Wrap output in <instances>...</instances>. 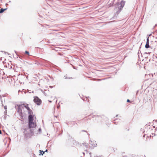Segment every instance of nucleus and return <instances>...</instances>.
<instances>
[{"label":"nucleus","mask_w":157,"mask_h":157,"mask_svg":"<svg viewBox=\"0 0 157 157\" xmlns=\"http://www.w3.org/2000/svg\"><path fill=\"white\" fill-rule=\"evenodd\" d=\"M39 152L40 153V154H39V155H43V154H44L45 152H48V150H46L45 151H43L40 150L39 151Z\"/></svg>","instance_id":"obj_7"},{"label":"nucleus","mask_w":157,"mask_h":157,"mask_svg":"<svg viewBox=\"0 0 157 157\" xmlns=\"http://www.w3.org/2000/svg\"><path fill=\"white\" fill-rule=\"evenodd\" d=\"M114 123H115V124H116V122H114Z\"/></svg>","instance_id":"obj_32"},{"label":"nucleus","mask_w":157,"mask_h":157,"mask_svg":"<svg viewBox=\"0 0 157 157\" xmlns=\"http://www.w3.org/2000/svg\"><path fill=\"white\" fill-rule=\"evenodd\" d=\"M100 80H100V79H99V80H98V81H100Z\"/></svg>","instance_id":"obj_40"},{"label":"nucleus","mask_w":157,"mask_h":157,"mask_svg":"<svg viewBox=\"0 0 157 157\" xmlns=\"http://www.w3.org/2000/svg\"><path fill=\"white\" fill-rule=\"evenodd\" d=\"M7 9V8H6V9H4L3 8H1L0 10V13H3L5 10H6Z\"/></svg>","instance_id":"obj_10"},{"label":"nucleus","mask_w":157,"mask_h":157,"mask_svg":"<svg viewBox=\"0 0 157 157\" xmlns=\"http://www.w3.org/2000/svg\"><path fill=\"white\" fill-rule=\"evenodd\" d=\"M145 47L146 48H148L150 47L149 44H145Z\"/></svg>","instance_id":"obj_11"},{"label":"nucleus","mask_w":157,"mask_h":157,"mask_svg":"<svg viewBox=\"0 0 157 157\" xmlns=\"http://www.w3.org/2000/svg\"><path fill=\"white\" fill-rule=\"evenodd\" d=\"M82 153L84 155H85V153H84V152H83Z\"/></svg>","instance_id":"obj_27"},{"label":"nucleus","mask_w":157,"mask_h":157,"mask_svg":"<svg viewBox=\"0 0 157 157\" xmlns=\"http://www.w3.org/2000/svg\"><path fill=\"white\" fill-rule=\"evenodd\" d=\"M49 101V102H52V101Z\"/></svg>","instance_id":"obj_31"},{"label":"nucleus","mask_w":157,"mask_h":157,"mask_svg":"<svg viewBox=\"0 0 157 157\" xmlns=\"http://www.w3.org/2000/svg\"><path fill=\"white\" fill-rule=\"evenodd\" d=\"M144 136V137H145V135H144V136Z\"/></svg>","instance_id":"obj_38"},{"label":"nucleus","mask_w":157,"mask_h":157,"mask_svg":"<svg viewBox=\"0 0 157 157\" xmlns=\"http://www.w3.org/2000/svg\"><path fill=\"white\" fill-rule=\"evenodd\" d=\"M81 131H82V132H86V131L83 130H82Z\"/></svg>","instance_id":"obj_24"},{"label":"nucleus","mask_w":157,"mask_h":157,"mask_svg":"<svg viewBox=\"0 0 157 157\" xmlns=\"http://www.w3.org/2000/svg\"><path fill=\"white\" fill-rule=\"evenodd\" d=\"M4 109H7V106L6 105L5 106H4Z\"/></svg>","instance_id":"obj_17"},{"label":"nucleus","mask_w":157,"mask_h":157,"mask_svg":"<svg viewBox=\"0 0 157 157\" xmlns=\"http://www.w3.org/2000/svg\"><path fill=\"white\" fill-rule=\"evenodd\" d=\"M1 98H2V96H1V95H0V99H1V104H2V105L3 106L4 105L2 103V99H1Z\"/></svg>","instance_id":"obj_13"},{"label":"nucleus","mask_w":157,"mask_h":157,"mask_svg":"<svg viewBox=\"0 0 157 157\" xmlns=\"http://www.w3.org/2000/svg\"><path fill=\"white\" fill-rule=\"evenodd\" d=\"M41 131V129L40 128H39V129H38V130H37V131H38L39 132H40Z\"/></svg>","instance_id":"obj_18"},{"label":"nucleus","mask_w":157,"mask_h":157,"mask_svg":"<svg viewBox=\"0 0 157 157\" xmlns=\"http://www.w3.org/2000/svg\"><path fill=\"white\" fill-rule=\"evenodd\" d=\"M125 2L123 0H122L121 1V3H120L119 2H118L117 3V6H118V13H120L122 10V8L124 7Z\"/></svg>","instance_id":"obj_1"},{"label":"nucleus","mask_w":157,"mask_h":157,"mask_svg":"<svg viewBox=\"0 0 157 157\" xmlns=\"http://www.w3.org/2000/svg\"><path fill=\"white\" fill-rule=\"evenodd\" d=\"M73 68L74 69H76L75 68V67H73Z\"/></svg>","instance_id":"obj_28"},{"label":"nucleus","mask_w":157,"mask_h":157,"mask_svg":"<svg viewBox=\"0 0 157 157\" xmlns=\"http://www.w3.org/2000/svg\"><path fill=\"white\" fill-rule=\"evenodd\" d=\"M94 157H98V156H94Z\"/></svg>","instance_id":"obj_39"},{"label":"nucleus","mask_w":157,"mask_h":157,"mask_svg":"<svg viewBox=\"0 0 157 157\" xmlns=\"http://www.w3.org/2000/svg\"><path fill=\"white\" fill-rule=\"evenodd\" d=\"M2 131L0 130V134H2Z\"/></svg>","instance_id":"obj_23"},{"label":"nucleus","mask_w":157,"mask_h":157,"mask_svg":"<svg viewBox=\"0 0 157 157\" xmlns=\"http://www.w3.org/2000/svg\"><path fill=\"white\" fill-rule=\"evenodd\" d=\"M34 124H35V125H33L32 124V125H31V127H30L29 126V128L30 129V132L32 134H34V133L36 132V131L37 130V129H36V124L35 123H34Z\"/></svg>","instance_id":"obj_3"},{"label":"nucleus","mask_w":157,"mask_h":157,"mask_svg":"<svg viewBox=\"0 0 157 157\" xmlns=\"http://www.w3.org/2000/svg\"><path fill=\"white\" fill-rule=\"evenodd\" d=\"M151 34H150V35H149V36H151Z\"/></svg>","instance_id":"obj_30"},{"label":"nucleus","mask_w":157,"mask_h":157,"mask_svg":"<svg viewBox=\"0 0 157 157\" xmlns=\"http://www.w3.org/2000/svg\"><path fill=\"white\" fill-rule=\"evenodd\" d=\"M33 116L32 115H29L28 116V125L30 127H31L32 124L35 125L34 122H33Z\"/></svg>","instance_id":"obj_2"},{"label":"nucleus","mask_w":157,"mask_h":157,"mask_svg":"<svg viewBox=\"0 0 157 157\" xmlns=\"http://www.w3.org/2000/svg\"><path fill=\"white\" fill-rule=\"evenodd\" d=\"M90 143L92 144V146H93L94 147L95 146H96V145H95V144H94V143L92 142V141H91L90 142Z\"/></svg>","instance_id":"obj_14"},{"label":"nucleus","mask_w":157,"mask_h":157,"mask_svg":"<svg viewBox=\"0 0 157 157\" xmlns=\"http://www.w3.org/2000/svg\"><path fill=\"white\" fill-rule=\"evenodd\" d=\"M24 106L27 109V110L30 109V108L29 107L28 104H24Z\"/></svg>","instance_id":"obj_8"},{"label":"nucleus","mask_w":157,"mask_h":157,"mask_svg":"<svg viewBox=\"0 0 157 157\" xmlns=\"http://www.w3.org/2000/svg\"><path fill=\"white\" fill-rule=\"evenodd\" d=\"M8 4L7 3L6 4V5H7Z\"/></svg>","instance_id":"obj_36"},{"label":"nucleus","mask_w":157,"mask_h":157,"mask_svg":"<svg viewBox=\"0 0 157 157\" xmlns=\"http://www.w3.org/2000/svg\"><path fill=\"white\" fill-rule=\"evenodd\" d=\"M127 102H130V100L129 99H128L127 100Z\"/></svg>","instance_id":"obj_20"},{"label":"nucleus","mask_w":157,"mask_h":157,"mask_svg":"<svg viewBox=\"0 0 157 157\" xmlns=\"http://www.w3.org/2000/svg\"><path fill=\"white\" fill-rule=\"evenodd\" d=\"M14 52H15V53H16V54H17V52H16V51H14Z\"/></svg>","instance_id":"obj_26"},{"label":"nucleus","mask_w":157,"mask_h":157,"mask_svg":"<svg viewBox=\"0 0 157 157\" xmlns=\"http://www.w3.org/2000/svg\"><path fill=\"white\" fill-rule=\"evenodd\" d=\"M156 122H157V120H156Z\"/></svg>","instance_id":"obj_42"},{"label":"nucleus","mask_w":157,"mask_h":157,"mask_svg":"<svg viewBox=\"0 0 157 157\" xmlns=\"http://www.w3.org/2000/svg\"><path fill=\"white\" fill-rule=\"evenodd\" d=\"M64 77L66 79H70L71 78V77H69L68 78L66 76H64Z\"/></svg>","instance_id":"obj_15"},{"label":"nucleus","mask_w":157,"mask_h":157,"mask_svg":"<svg viewBox=\"0 0 157 157\" xmlns=\"http://www.w3.org/2000/svg\"><path fill=\"white\" fill-rule=\"evenodd\" d=\"M118 116V115H116V117H117Z\"/></svg>","instance_id":"obj_34"},{"label":"nucleus","mask_w":157,"mask_h":157,"mask_svg":"<svg viewBox=\"0 0 157 157\" xmlns=\"http://www.w3.org/2000/svg\"><path fill=\"white\" fill-rule=\"evenodd\" d=\"M149 37H147V41H146V44H149Z\"/></svg>","instance_id":"obj_12"},{"label":"nucleus","mask_w":157,"mask_h":157,"mask_svg":"<svg viewBox=\"0 0 157 157\" xmlns=\"http://www.w3.org/2000/svg\"><path fill=\"white\" fill-rule=\"evenodd\" d=\"M50 87H51V88H52V86H50Z\"/></svg>","instance_id":"obj_33"},{"label":"nucleus","mask_w":157,"mask_h":157,"mask_svg":"<svg viewBox=\"0 0 157 157\" xmlns=\"http://www.w3.org/2000/svg\"><path fill=\"white\" fill-rule=\"evenodd\" d=\"M157 25V24H156V25H155V26H156Z\"/></svg>","instance_id":"obj_37"},{"label":"nucleus","mask_w":157,"mask_h":157,"mask_svg":"<svg viewBox=\"0 0 157 157\" xmlns=\"http://www.w3.org/2000/svg\"><path fill=\"white\" fill-rule=\"evenodd\" d=\"M89 154L90 155V157H91V152Z\"/></svg>","instance_id":"obj_25"},{"label":"nucleus","mask_w":157,"mask_h":157,"mask_svg":"<svg viewBox=\"0 0 157 157\" xmlns=\"http://www.w3.org/2000/svg\"><path fill=\"white\" fill-rule=\"evenodd\" d=\"M156 39H157V37H156Z\"/></svg>","instance_id":"obj_43"},{"label":"nucleus","mask_w":157,"mask_h":157,"mask_svg":"<svg viewBox=\"0 0 157 157\" xmlns=\"http://www.w3.org/2000/svg\"><path fill=\"white\" fill-rule=\"evenodd\" d=\"M33 100L34 102L37 105H40L41 103V100L38 98L37 96H35L34 97Z\"/></svg>","instance_id":"obj_4"},{"label":"nucleus","mask_w":157,"mask_h":157,"mask_svg":"<svg viewBox=\"0 0 157 157\" xmlns=\"http://www.w3.org/2000/svg\"><path fill=\"white\" fill-rule=\"evenodd\" d=\"M85 151H86V152H87V150H85Z\"/></svg>","instance_id":"obj_29"},{"label":"nucleus","mask_w":157,"mask_h":157,"mask_svg":"<svg viewBox=\"0 0 157 157\" xmlns=\"http://www.w3.org/2000/svg\"><path fill=\"white\" fill-rule=\"evenodd\" d=\"M25 53L28 55H29V52L27 51H25Z\"/></svg>","instance_id":"obj_16"},{"label":"nucleus","mask_w":157,"mask_h":157,"mask_svg":"<svg viewBox=\"0 0 157 157\" xmlns=\"http://www.w3.org/2000/svg\"><path fill=\"white\" fill-rule=\"evenodd\" d=\"M28 110V114L29 115H32L33 114V112L32 110L30 109H29Z\"/></svg>","instance_id":"obj_9"},{"label":"nucleus","mask_w":157,"mask_h":157,"mask_svg":"<svg viewBox=\"0 0 157 157\" xmlns=\"http://www.w3.org/2000/svg\"><path fill=\"white\" fill-rule=\"evenodd\" d=\"M17 105V107H18L17 108V112L19 113L20 116L21 117V118H22L23 117V116H22L23 113H22V110L21 108V105Z\"/></svg>","instance_id":"obj_5"},{"label":"nucleus","mask_w":157,"mask_h":157,"mask_svg":"<svg viewBox=\"0 0 157 157\" xmlns=\"http://www.w3.org/2000/svg\"><path fill=\"white\" fill-rule=\"evenodd\" d=\"M7 112V110H5V113H6Z\"/></svg>","instance_id":"obj_22"},{"label":"nucleus","mask_w":157,"mask_h":157,"mask_svg":"<svg viewBox=\"0 0 157 157\" xmlns=\"http://www.w3.org/2000/svg\"><path fill=\"white\" fill-rule=\"evenodd\" d=\"M156 98H157V93L156 94V96H155V99Z\"/></svg>","instance_id":"obj_19"},{"label":"nucleus","mask_w":157,"mask_h":157,"mask_svg":"<svg viewBox=\"0 0 157 157\" xmlns=\"http://www.w3.org/2000/svg\"><path fill=\"white\" fill-rule=\"evenodd\" d=\"M6 143H5V145H6Z\"/></svg>","instance_id":"obj_41"},{"label":"nucleus","mask_w":157,"mask_h":157,"mask_svg":"<svg viewBox=\"0 0 157 157\" xmlns=\"http://www.w3.org/2000/svg\"><path fill=\"white\" fill-rule=\"evenodd\" d=\"M78 145H79L81 147H82V145H83V146H85L86 147V148H87L88 147V144L87 143H83L82 144H81V143H80V144L78 143Z\"/></svg>","instance_id":"obj_6"},{"label":"nucleus","mask_w":157,"mask_h":157,"mask_svg":"<svg viewBox=\"0 0 157 157\" xmlns=\"http://www.w3.org/2000/svg\"><path fill=\"white\" fill-rule=\"evenodd\" d=\"M60 105H59V106H58L57 107V108L58 109H59V108H60Z\"/></svg>","instance_id":"obj_21"},{"label":"nucleus","mask_w":157,"mask_h":157,"mask_svg":"<svg viewBox=\"0 0 157 157\" xmlns=\"http://www.w3.org/2000/svg\"><path fill=\"white\" fill-rule=\"evenodd\" d=\"M9 2H11V1H9Z\"/></svg>","instance_id":"obj_35"}]
</instances>
